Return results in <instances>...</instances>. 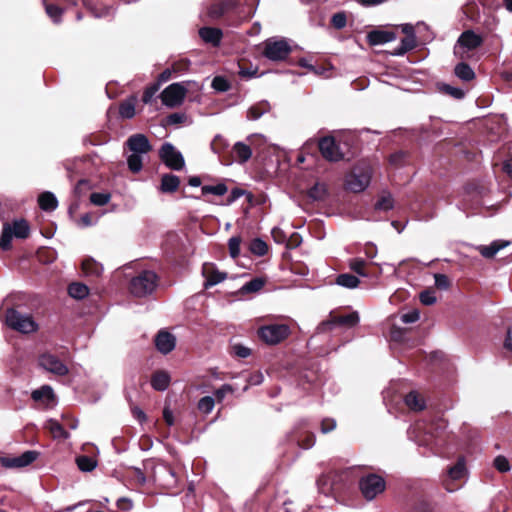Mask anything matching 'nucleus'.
Segmentation results:
<instances>
[{"label":"nucleus","mask_w":512,"mask_h":512,"mask_svg":"<svg viewBox=\"0 0 512 512\" xmlns=\"http://www.w3.org/2000/svg\"><path fill=\"white\" fill-rule=\"evenodd\" d=\"M130 154L127 157V165L131 172L138 173L142 170L144 157L152 150L148 138L141 133L131 135L125 142Z\"/></svg>","instance_id":"obj_1"},{"label":"nucleus","mask_w":512,"mask_h":512,"mask_svg":"<svg viewBox=\"0 0 512 512\" xmlns=\"http://www.w3.org/2000/svg\"><path fill=\"white\" fill-rule=\"evenodd\" d=\"M5 323L9 328L23 334L38 330V324L31 315L22 314L14 308H8L5 311Z\"/></svg>","instance_id":"obj_2"},{"label":"nucleus","mask_w":512,"mask_h":512,"mask_svg":"<svg viewBox=\"0 0 512 512\" xmlns=\"http://www.w3.org/2000/svg\"><path fill=\"white\" fill-rule=\"evenodd\" d=\"M372 169L369 165H359L354 167L345 177V187L347 190L360 193L370 184Z\"/></svg>","instance_id":"obj_3"},{"label":"nucleus","mask_w":512,"mask_h":512,"mask_svg":"<svg viewBox=\"0 0 512 512\" xmlns=\"http://www.w3.org/2000/svg\"><path fill=\"white\" fill-rule=\"evenodd\" d=\"M262 54L270 61L278 62L285 60L292 51V48L285 38L271 37L263 42Z\"/></svg>","instance_id":"obj_4"},{"label":"nucleus","mask_w":512,"mask_h":512,"mask_svg":"<svg viewBox=\"0 0 512 512\" xmlns=\"http://www.w3.org/2000/svg\"><path fill=\"white\" fill-rule=\"evenodd\" d=\"M359 490L367 501L374 500L386 489V482L380 475L369 473L359 479Z\"/></svg>","instance_id":"obj_5"},{"label":"nucleus","mask_w":512,"mask_h":512,"mask_svg":"<svg viewBox=\"0 0 512 512\" xmlns=\"http://www.w3.org/2000/svg\"><path fill=\"white\" fill-rule=\"evenodd\" d=\"M158 277L155 272L146 270L134 277L130 282V292L136 297L151 294L157 286Z\"/></svg>","instance_id":"obj_6"},{"label":"nucleus","mask_w":512,"mask_h":512,"mask_svg":"<svg viewBox=\"0 0 512 512\" xmlns=\"http://www.w3.org/2000/svg\"><path fill=\"white\" fill-rule=\"evenodd\" d=\"M290 327L287 324H268L258 328L259 338L268 345H276L290 335Z\"/></svg>","instance_id":"obj_7"},{"label":"nucleus","mask_w":512,"mask_h":512,"mask_svg":"<svg viewBox=\"0 0 512 512\" xmlns=\"http://www.w3.org/2000/svg\"><path fill=\"white\" fill-rule=\"evenodd\" d=\"M409 437L420 446H431L436 442L437 434L433 431V426L423 421L416 422L408 430Z\"/></svg>","instance_id":"obj_8"},{"label":"nucleus","mask_w":512,"mask_h":512,"mask_svg":"<svg viewBox=\"0 0 512 512\" xmlns=\"http://www.w3.org/2000/svg\"><path fill=\"white\" fill-rule=\"evenodd\" d=\"M358 322L359 314L357 312H351L346 315H331L329 319L318 325L317 330L319 333H324L338 326L354 327Z\"/></svg>","instance_id":"obj_9"},{"label":"nucleus","mask_w":512,"mask_h":512,"mask_svg":"<svg viewBox=\"0 0 512 512\" xmlns=\"http://www.w3.org/2000/svg\"><path fill=\"white\" fill-rule=\"evenodd\" d=\"M187 93V88L181 83H173L161 93L162 103L167 107H177L182 104Z\"/></svg>","instance_id":"obj_10"},{"label":"nucleus","mask_w":512,"mask_h":512,"mask_svg":"<svg viewBox=\"0 0 512 512\" xmlns=\"http://www.w3.org/2000/svg\"><path fill=\"white\" fill-rule=\"evenodd\" d=\"M159 156L165 165L173 170H181L185 165L181 152L171 143L166 142L161 146Z\"/></svg>","instance_id":"obj_11"},{"label":"nucleus","mask_w":512,"mask_h":512,"mask_svg":"<svg viewBox=\"0 0 512 512\" xmlns=\"http://www.w3.org/2000/svg\"><path fill=\"white\" fill-rule=\"evenodd\" d=\"M39 366L45 371L57 376H65L68 374V367L54 354L43 353L38 358Z\"/></svg>","instance_id":"obj_12"},{"label":"nucleus","mask_w":512,"mask_h":512,"mask_svg":"<svg viewBox=\"0 0 512 512\" xmlns=\"http://www.w3.org/2000/svg\"><path fill=\"white\" fill-rule=\"evenodd\" d=\"M39 456L37 451H26L16 457H1L0 463L5 468H22L33 463Z\"/></svg>","instance_id":"obj_13"},{"label":"nucleus","mask_w":512,"mask_h":512,"mask_svg":"<svg viewBox=\"0 0 512 512\" xmlns=\"http://www.w3.org/2000/svg\"><path fill=\"white\" fill-rule=\"evenodd\" d=\"M318 146L322 156L328 161H339L343 158V153L333 137L321 138Z\"/></svg>","instance_id":"obj_14"},{"label":"nucleus","mask_w":512,"mask_h":512,"mask_svg":"<svg viewBox=\"0 0 512 512\" xmlns=\"http://www.w3.org/2000/svg\"><path fill=\"white\" fill-rule=\"evenodd\" d=\"M31 398L45 408H53L56 405V397L51 386L43 385L39 389L33 390Z\"/></svg>","instance_id":"obj_15"},{"label":"nucleus","mask_w":512,"mask_h":512,"mask_svg":"<svg viewBox=\"0 0 512 512\" xmlns=\"http://www.w3.org/2000/svg\"><path fill=\"white\" fill-rule=\"evenodd\" d=\"M154 343L156 349L160 353L166 355L170 353L172 350H174L176 346V338L172 333L165 330H161L155 336Z\"/></svg>","instance_id":"obj_16"},{"label":"nucleus","mask_w":512,"mask_h":512,"mask_svg":"<svg viewBox=\"0 0 512 512\" xmlns=\"http://www.w3.org/2000/svg\"><path fill=\"white\" fill-rule=\"evenodd\" d=\"M202 273L205 277V288L215 286L226 279V273L216 270L212 264H204Z\"/></svg>","instance_id":"obj_17"},{"label":"nucleus","mask_w":512,"mask_h":512,"mask_svg":"<svg viewBox=\"0 0 512 512\" xmlns=\"http://www.w3.org/2000/svg\"><path fill=\"white\" fill-rule=\"evenodd\" d=\"M396 39V34L393 31L387 30H373L368 33L367 40L370 45H382Z\"/></svg>","instance_id":"obj_18"},{"label":"nucleus","mask_w":512,"mask_h":512,"mask_svg":"<svg viewBox=\"0 0 512 512\" xmlns=\"http://www.w3.org/2000/svg\"><path fill=\"white\" fill-rule=\"evenodd\" d=\"M199 36L205 43L218 46L221 42L223 33L219 28L203 27L199 30Z\"/></svg>","instance_id":"obj_19"},{"label":"nucleus","mask_w":512,"mask_h":512,"mask_svg":"<svg viewBox=\"0 0 512 512\" xmlns=\"http://www.w3.org/2000/svg\"><path fill=\"white\" fill-rule=\"evenodd\" d=\"M458 43L468 50H472L482 44V38L473 31L468 30L460 35Z\"/></svg>","instance_id":"obj_20"},{"label":"nucleus","mask_w":512,"mask_h":512,"mask_svg":"<svg viewBox=\"0 0 512 512\" xmlns=\"http://www.w3.org/2000/svg\"><path fill=\"white\" fill-rule=\"evenodd\" d=\"M509 245L508 241L496 240L489 245H481L478 247V251L484 258H492L497 252Z\"/></svg>","instance_id":"obj_21"},{"label":"nucleus","mask_w":512,"mask_h":512,"mask_svg":"<svg viewBox=\"0 0 512 512\" xmlns=\"http://www.w3.org/2000/svg\"><path fill=\"white\" fill-rule=\"evenodd\" d=\"M44 427L49 430L54 439H68L70 434L63 428V426L55 419H49L44 424Z\"/></svg>","instance_id":"obj_22"},{"label":"nucleus","mask_w":512,"mask_h":512,"mask_svg":"<svg viewBox=\"0 0 512 512\" xmlns=\"http://www.w3.org/2000/svg\"><path fill=\"white\" fill-rule=\"evenodd\" d=\"M233 154L238 163L247 162L252 156V150L249 144L243 142H236L233 146Z\"/></svg>","instance_id":"obj_23"},{"label":"nucleus","mask_w":512,"mask_h":512,"mask_svg":"<svg viewBox=\"0 0 512 512\" xmlns=\"http://www.w3.org/2000/svg\"><path fill=\"white\" fill-rule=\"evenodd\" d=\"M404 401L407 407L413 411H421L426 406L423 396L416 391L409 392L405 396Z\"/></svg>","instance_id":"obj_24"},{"label":"nucleus","mask_w":512,"mask_h":512,"mask_svg":"<svg viewBox=\"0 0 512 512\" xmlns=\"http://www.w3.org/2000/svg\"><path fill=\"white\" fill-rule=\"evenodd\" d=\"M180 185V179L174 174H165L161 178L160 190L163 193H173Z\"/></svg>","instance_id":"obj_25"},{"label":"nucleus","mask_w":512,"mask_h":512,"mask_svg":"<svg viewBox=\"0 0 512 512\" xmlns=\"http://www.w3.org/2000/svg\"><path fill=\"white\" fill-rule=\"evenodd\" d=\"M38 203L44 211H54L58 207V201L52 192L46 191L39 195Z\"/></svg>","instance_id":"obj_26"},{"label":"nucleus","mask_w":512,"mask_h":512,"mask_svg":"<svg viewBox=\"0 0 512 512\" xmlns=\"http://www.w3.org/2000/svg\"><path fill=\"white\" fill-rule=\"evenodd\" d=\"M270 104L267 101H260L252 105L247 111V119L258 120L262 115L269 112Z\"/></svg>","instance_id":"obj_27"},{"label":"nucleus","mask_w":512,"mask_h":512,"mask_svg":"<svg viewBox=\"0 0 512 512\" xmlns=\"http://www.w3.org/2000/svg\"><path fill=\"white\" fill-rule=\"evenodd\" d=\"M82 271L86 276L98 277L103 272V266L94 259L88 258L82 262Z\"/></svg>","instance_id":"obj_28"},{"label":"nucleus","mask_w":512,"mask_h":512,"mask_svg":"<svg viewBox=\"0 0 512 512\" xmlns=\"http://www.w3.org/2000/svg\"><path fill=\"white\" fill-rule=\"evenodd\" d=\"M169 383L170 377L168 373L164 371L156 372L151 379V385L157 391L166 390L169 386Z\"/></svg>","instance_id":"obj_29"},{"label":"nucleus","mask_w":512,"mask_h":512,"mask_svg":"<svg viewBox=\"0 0 512 512\" xmlns=\"http://www.w3.org/2000/svg\"><path fill=\"white\" fill-rule=\"evenodd\" d=\"M68 294L75 299H84L89 294V288L83 283L74 282L68 286Z\"/></svg>","instance_id":"obj_30"},{"label":"nucleus","mask_w":512,"mask_h":512,"mask_svg":"<svg viewBox=\"0 0 512 512\" xmlns=\"http://www.w3.org/2000/svg\"><path fill=\"white\" fill-rule=\"evenodd\" d=\"M10 225L12 226V233H13L14 237L21 238V239L28 237L30 228H29L28 223L25 220H23V219L15 220Z\"/></svg>","instance_id":"obj_31"},{"label":"nucleus","mask_w":512,"mask_h":512,"mask_svg":"<svg viewBox=\"0 0 512 512\" xmlns=\"http://www.w3.org/2000/svg\"><path fill=\"white\" fill-rule=\"evenodd\" d=\"M336 283L339 286H342V287H345V288H349V289H354V288L359 286L360 280H359L358 277H356L354 275H351V274H348V273H344V274H340L337 277Z\"/></svg>","instance_id":"obj_32"},{"label":"nucleus","mask_w":512,"mask_h":512,"mask_svg":"<svg viewBox=\"0 0 512 512\" xmlns=\"http://www.w3.org/2000/svg\"><path fill=\"white\" fill-rule=\"evenodd\" d=\"M13 236L12 226L9 223H5L0 236V248L3 250L10 249Z\"/></svg>","instance_id":"obj_33"},{"label":"nucleus","mask_w":512,"mask_h":512,"mask_svg":"<svg viewBox=\"0 0 512 512\" xmlns=\"http://www.w3.org/2000/svg\"><path fill=\"white\" fill-rule=\"evenodd\" d=\"M455 74L458 78L464 81H470L475 77L472 68L466 63H459L455 67Z\"/></svg>","instance_id":"obj_34"},{"label":"nucleus","mask_w":512,"mask_h":512,"mask_svg":"<svg viewBox=\"0 0 512 512\" xmlns=\"http://www.w3.org/2000/svg\"><path fill=\"white\" fill-rule=\"evenodd\" d=\"M308 196L314 201L324 200L327 196V187L323 183H316L308 191Z\"/></svg>","instance_id":"obj_35"},{"label":"nucleus","mask_w":512,"mask_h":512,"mask_svg":"<svg viewBox=\"0 0 512 512\" xmlns=\"http://www.w3.org/2000/svg\"><path fill=\"white\" fill-rule=\"evenodd\" d=\"M466 467L464 458H459L457 463L448 470V475L453 480H459L465 476Z\"/></svg>","instance_id":"obj_36"},{"label":"nucleus","mask_w":512,"mask_h":512,"mask_svg":"<svg viewBox=\"0 0 512 512\" xmlns=\"http://www.w3.org/2000/svg\"><path fill=\"white\" fill-rule=\"evenodd\" d=\"M394 207V200L390 193H383L378 201L375 203V210L389 211Z\"/></svg>","instance_id":"obj_37"},{"label":"nucleus","mask_w":512,"mask_h":512,"mask_svg":"<svg viewBox=\"0 0 512 512\" xmlns=\"http://www.w3.org/2000/svg\"><path fill=\"white\" fill-rule=\"evenodd\" d=\"M264 286V281L261 278H254L249 282L245 283L240 288L241 294L255 293L261 290Z\"/></svg>","instance_id":"obj_38"},{"label":"nucleus","mask_w":512,"mask_h":512,"mask_svg":"<svg viewBox=\"0 0 512 512\" xmlns=\"http://www.w3.org/2000/svg\"><path fill=\"white\" fill-rule=\"evenodd\" d=\"M229 9V4L226 2L216 3L209 7L208 16L212 19L222 17Z\"/></svg>","instance_id":"obj_39"},{"label":"nucleus","mask_w":512,"mask_h":512,"mask_svg":"<svg viewBox=\"0 0 512 512\" xmlns=\"http://www.w3.org/2000/svg\"><path fill=\"white\" fill-rule=\"evenodd\" d=\"M202 194H213L217 196H223L227 193L228 188L224 183H219L217 185H205L201 188Z\"/></svg>","instance_id":"obj_40"},{"label":"nucleus","mask_w":512,"mask_h":512,"mask_svg":"<svg viewBox=\"0 0 512 512\" xmlns=\"http://www.w3.org/2000/svg\"><path fill=\"white\" fill-rule=\"evenodd\" d=\"M78 468L83 472H90L95 469L97 463L91 457L79 456L76 459Z\"/></svg>","instance_id":"obj_41"},{"label":"nucleus","mask_w":512,"mask_h":512,"mask_svg":"<svg viewBox=\"0 0 512 512\" xmlns=\"http://www.w3.org/2000/svg\"><path fill=\"white\" fill-rule=\"evenodd\" d=\"M366 261L362 258H353L349 260L350 269L361 277H367L368 274L364 271Z\"/></svg>","instance_id":"obj_42"},{"label":"nucleus","mask_w":512,"mask_h":512,"mask_svg":"<svg viewBox=\"0 0 512 512\" xmlns=\"http://www.w3.org/2000/svg\"><path fill=\"white\" fill-rule=\"evenodd\" d=\"M250 250L257 256H264L268 251V245L262 239L256 238L251 242Z\"/></svg>","instance_id":"obj_43"},{"label":"nucleus","mask_w":512,"mask_h":512,"mask_svg":"<svg viewBox=\"0 0 512 512\" xmlns=\"http://www.w3.org/2000/svg\"><path fill=\"white\" fill-rule=\"evenodd\" d=\"M119 114L126 119L132 118L135 115L134 101L128 100L123 102L119 107Z\"/></svg>","instance_id":"obj_44"},{"label":"nucleus","mask_w":512,"mask_h":512,"mask_svg":"<svg viewBox=\"0 0 512 512\" xmlns=\"http://www.w3.org/2000/svg\"><path fill=\"white\" fill-rule=\"evenodd\" d=\"M215 406V400L211 396L202 397L198 402V409L205 414L212 412Z\"/></svg>","instance_id":"obj_45"},{"label":"nucleus","mask_w":512,"mask_h":512,"mask_svg":"<svg viewBox=\"0 0 512 512\" xmlns=\"http://www.w3.org/2000/svg\"><path fill=\"white\" fill-rule=\"evenodd\" d=\"M213 89L218 92H226L230 88V83L228 80L222 76H216L211 83Z\"/></svg>","instance_id":"obj_46"},{"label":"nucleus","mask_w":512,"mask_h":512,"mask_svg":"<svg viewBox=\"0 0 512 512\" xmlns=\"http://www.w3.org/2000/svg\"><path fill=\"white\" fill-rule=\"evenodd\" d=\"M45 10L47 15L55 22L59 23L61 20V16L63 10L56 5L53 4H45Z\"/></svg>","instance_id":"obj_47"},{"label":"nucleus","mask_w":512,"mask_h":512,"mask_svg":"<svg viewBox=\"0 0 512 512\" xmlns=\"http://www.w3.org/2000/svg\"><path fill=\"white\" fill-rule=\"evenodd\" d=\"M110 198H111V196L108 193H98V192H95V193H92L90 195L91 203L96 205V206H104V205H106L110 201Z\"/></svg>","instance_id":"obj_48"},{"label":"nucleus","mask_w":512,"mask_h":512,"mask_svg":"<svg viewBox=\"0 0 512 512\" xmlns=\"http://www.w3.org/2000/svg\"><path fill=\"white\" fill-rule=\"evenodd\" d=\"M494 467L499 472H502V473L508 472L511 468L508 459L502 455H499L494 459Z\"/></svg>","instance_id":"obj_49"},{"label":"nucleus","mask_w":512,"mask_h":512,"mask_svg":"<svg viewBox=\"0 0 512 512\" xmlns=\"http://www.w3.org/2000/svg\"><path fill=\"white\" fill-rule=\"evenodd\" d=\"M346 22H347L346 15L343 12L336 13L331 18V23H332L333 27H335L337 29L344 28L346 26Z\"/></svg>","instance_id":"obj_50"},{"label":"nucleus","mask_w":512,"mask_h":512,"mask_svg":"<svg viewBox=\"0 0 512 512\" xmlns=\"http://www.w3.org/2000/svg\"><path fill=\"white\" fill-rule=\"evenodd\" d=\"M420 313L418 310L413 309L401 315V321L405 324H410L418 321Z\"/></svg>","instance_id":"obj_51"},{"label":"nucleus","mask_w":512,"mask_h":512,"mask_svg":"<svg viewBox=\"0 0 512 512\" xmlns=\"http://www.w3.org/2000/svg\"><path fill=\"white\" fill-rule=\"evenodd\" d=\"M240 243L241 240L239 237H232L229 239V252L233 258H236L240 253Z\"/></svg>","instance_id":"obj_52"},{"label":"nucleus","mask_w":512,"mask_h":512,"mask_svg":"<svg viewBox=\"0 0 512 512\" xmlns=\"http://www.w3.org/2000/svg\"><path fill=\"white\" fill-rule=\"evenodd\" d=\"M442 90L446 94L452 96L455 99H462L464 97V95H465V93H464V91L462 89L456 88V87H453V86H450V85H447V84L443 85Z\"/></svg>","instance_id":"obj_53"},{"label":"nucleus","mask_w":512,"mask_h":512,"mask_svg":"<svg viewBox=\"0 0 512 512\" xmlns=\"http://www.w3.org/2000/svg\"><path fill=\"white\" fill-rule=\"evenodd\" d=\"M420 301L424 305H432L436 302V296L434 292L425 290L420 293Z\"/></svg>","instance_id":"obj_54"},{"label":"nucleus","mask_w":512,"mask_h":512,"mask_svg":"<svg viewBox=\"0 0 512 512\" xmlns=\"http://www.w3.org/2000/svg\"><path fill=\"white\" fill-rule=\"evenodd\" d=\"M159 86L160 84L157 83V84H154L150 87H148L145 91H144V94H143V102L144 103H150L154 97V95L157 93V91L159 90Z\"/></svg>","instance_id":"obj_55"},{"label":"nucleus","mask_w":512,"mask_h":512,"mask_svg":"<svg viewBox=\"0 0 512 512\" xmlns=\"http://www.w3.org/2000/svg\"><path fill=\"white\" fill-rule=\"evenodd\" d=\"M232 392H233L232 386L229 384H224L219 389H217L215 391V397H216L217 401L220 402L225 398V396L228 393H232Z\"/></svg>","instance_id":"obj_56"},{"label":"nucleus","mask_w":512,"mask_h":512,"mask_svg":"<svg viewBox=\"0 0 512 512\" xmlns=\"http://www.w3.org/2000/svg\"><path fill=\"white\" fill-rule=\"evenodd\" d=\"M225 145H226V143H225V140L223 139V137L220 135H217L211 142V149L213 150V152L219 154Z\"/></svg>","instance_id":"obj_57"},{"label":"nucleus","mask_w":512,"mask_h":512,"mask_svg":"<svg viewBox=\"0 0 512 512\" xmlns=\"http://www.w3.org/2000/svg\"><path fill=\"white\" fill-rule=\"evenodd\" d=\"M401 47L406 50V52L411 51L416 46V36L405 37L401 40Z\"/></svg>","instance_id":"obj_58"},{"label":"nucleus","mask_w":512,"mask_h":512,"mask_svg":"<svg viewBox=\"0 0 512 512\" xmlns=\"http://www.w3.org/2000/svg\"><path fill=\"white\" fill-rule=\"evenodd\" d=\"M335 427H336V421L334 419L326 418V419H323L321 422V431L324 434L334 430Z\"/></svg>","instance_id":"obj_59"},{"label":"nucleus","mask_w":512,"mask_h":512,"mask_svg":"<svg viewBox=\"0 0 512 512\" xmlns=\"http://www.w3.org/2000/svg\"><path fill=\"white\" fill-rule=\"evenodd\" d=\"M435 285L440 289H447L449 287V280L444 274L435 275Z\"/></svg>","instance_id":"obj_60"},{"label":"nucleus","mask_w":512,"mask_h":512,"mask_svg":"<svg viewBox=\"0 0 512 512\" xmlns=\"http://www.w3.org/2000/svg\"><path fill=\"white\" fill-rule=\"evenodd\" d=\"M233 351L240 358H246L251 354V350L248 347L239 344L233 347Z\"/></svg>","instance_id":"obj_61"},{"label":"nucleus","mask_w":512,"mask_h":512,"mask_svg":"<svg viewBox=\"0 0 512 512\" xmlns=\"http://www.w3.org/2000/svg\"><path fill=\"white\" fill-rule=\"evenodd\" d=\"M117 507L123 511H129L133 507V503L131 499L126 497H121L117 500Z\"/></svg>","instance_id":"obj_62"},{"label":"nucleus","mask_w":512,"mask_h":512,"mask_svg":"<svg viewBox=\"0 0 512 512\" xmlns=\"http://www.w3.org/2000/svg\"><path fill=\"white\" fill-rule=\"evenodd\" d=\"M185 120V115L181 113H173L168 116L167 122L170 125L180 124Z\"/></svg>","instance_id":"obj_63"},{"label":"nucleus","mask_w":512,"mask_h":512,"mask_svg":"<svg viewBox=\"0 0 512 512\" xmlns=\"http://www.w3.org/2000/svg\"><path fill=\"white\" fill-rule=\"evenodd\" d=\"M504 172L512 178V153L511 156L503 163Z\"/></svg>","instance_id":"obj_64"}]
</instances>
